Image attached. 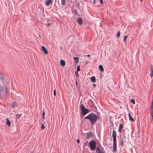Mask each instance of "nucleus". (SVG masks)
<instances>
[{"instance_id":"obj_4","label":"nucleus","mask_w":153,"mask_h":153,"mask_svg":"<svg viewBox=\"0 0 153 153\" xmlns=\"http://www.w3.org/2000/svg\"><path fill=\"white\" fill-rule=\"evenodd\" d=\"M116 140H113V149L115 151L117 149Z\"/></svg>"},{"instance_id":"obj_14","label":"nucleus","mask_w":153,"mask_h":153,"mask_svg":"<svg viewBox=\"0 0 153 153\" xmlns=\"http://www.w3.org/2000/svg\"><path fill=\"white\" fill-rule=\"evenodd\" d=\"M128 115L129 116V118L130 120L133 121H134V120L132 117L130 113L128 114Z\"/></svg>"},{"instance_id":"obj_24","label":"nucleus","mask_w":153,"mask_h":153,"mask_svg":"<svg viewBox=\"0 0 153 153\" xmlns=\"http://www.w3.org/2000/svg\"><path fill=\"white\" fill-rule=\"evenodd\" d=\"M97 150L98 151V153H102V151L98 148H97Z\"/></svg>"},{"instance_id":"obj_21","label":"nucleus","mask_w":153,"mask_h":153,"mask_svg":"<svg viewBox=\"0 0 153 153\" xmlns=\"http://www.w3.org/2000/svg\"><path fill=\"white\" fill-rule=\"evenodd\" d=\"M128 37V36L127 35H126L124 36V38H123V41L124 42H125L126 41V39Z\"/></svg>"},{"instance_id":"obj_38","label":"nucleus","mask_w":153,"mask_h":153,"mask_svg":"<svg viewBox=\"0 0 153 153\" xmlns=\"http://www.w3.org/2000/svg\"><path fill=\"white\" fill-rule=\"evenodd\" d=\"M87 56L88 57H89L90 56V55H87Z\"/></svg>"},{"instance_id":"obj_26","label":"nucleus","mask_w":153,"mask_h":153,"mask_svg":"<svg viewBox=\"0 0 153 153\" xmlns=\"http://www.w3.org/2000/svg\"><path fill=\"white\" fill-rule=\"evenodd\" d=\"M131 102L134 104H135V101L134 99H131Z\"/></svg>"},{"instance_id":"obj_33","label":"nucleus","mask_w":153,"mask_h":153,"mask_svg":"<svg viewBox=\"0 0 153 153\" xmlns=\"http://www.w3.org/2000/svg\"><path fill=\"white\" fill-rule=\"evenodd\" d=\"M120 142H121V145L122 146H123V140H121V141Z\"/></svg>"},{"instance_id":"obj_37","label":"nucleus","mask_w":153,"mask_h":153,"mask_svg":"<svg viewBox=\"0 0 153 153\" xmlns=\"http://www.w3.org/2000/svg\"><path fill=\"white\" fill-rule=\"evenodd\" d=\"M17 115H18V116L19 117H21V114Z\"/></svg>"},{"instance_id":"obj_1","label":"nucleus","mask_w":153,"mask_h":153,"mask_svg":"<svg viewBox=\"0 0 153 153\" xmlns=\"http://www.w3.org/2000/svg\"><path fill=\"white\" fill-rule=\"evenodd\" d=\"M85 119H88L90 121L91 124H93L97 121V117L96 114H90L85 117Z\"/></svg>"},{"instance_id":"obj_30","label":"nucleus","mask_w":153,"mask_h":153,"mask_svg":"<svg viewBox=\"0 0 153 153\" xmlns=\"http://www.w3.org/2000/svg\"><path fill=\"white\" fill-rule=\"evenodd\" d=\"M120 35V31H118L117 34V37L118 38Z\"/></svg>"},{"instance_id":"obj_6","label":"nucleus","mask_w":153,"mask_h":153,"mask_svg":"<svg viewBox=\"0 0 153 153\" xmlns=\"http://www.w3.org/2000/svg\"><path fill=\"white\" fill-rule=\"evenodd\" d=\"M81 111L82 113V114L83 115H85L88 112V110L87 109L85 108L82 110Z\"/></svg>"},{"instance_id":"obj_28","label":"nucleus","mask_w":153,"mask_h":153,"mask_svg":"<svg viewBox=\"0 0 153 153\" xmlns=\"http://www.w3.org/2000/svg\"><path fill=\"white\" fill-rule=\"evenodd\" d=\"M4 91L6 93H8V90L5 87V88H4Z\"/></svg>"},{"instance_id":"obj_43","label":"nucleus","mask_w":153,"mask_h":153,"mask_svg":"<svg viewBox=\"0 0 153 153\" xmlns=\"http://www.w3.org/2000/svg\"><path fill=\"white\" fill-rule=\"evenodd\" d=\"M50 24H48V25H49Z\"/></svg>"},{"instance_id":"obj_25","label":"nucleus","mask_w":153,"mask_h":153,"mask_svg":"<svg viewBox=\"0 0 153 153\" xmlns=\"http://www.w3.org/2000/svg\"><path fill=\"white\" fill-rule=\"evenodd\" d=\"M77 72L80 71V66L79 65H78L77 67Z\"/></svg>"},{"instance_id":"obj_2","label":"nucleus","mask_w":153,"mask_h":153,"mask_svg":"<svg viewBox=\"0 0 153 153\" xmlns=\"http://www.w3.org/2000/svg\"><path fill=\"white\" fill-rule=\"evenodd\" d=\"M96 143L94 140H92L89 142V145L90 148L92 150L95 149L96 148Z\"/></svg>"},{"instance_id":"obj_11","label":"nucleus","mask_w":153,"mask_h":153,"mask_svg":"<svg viewBox=\"0 0 153 153\" xmlns=\"http://www.w3.org/2000/svg\"><path fill=\"white\" fill-rule=\"evenodd\" d=\"M60 63L61 64V65L62 66H64L65 65V61L63 60H61L60 61Z\"/></svg>"},{"instance_id":"obj_31","label":"nucleus","mask_w":153,"mask_h":153,"mask_svg":"<svg viewBox=\"0 0 153 153\" xmlns=\"http://www.w3.org/2000/svg\"><path fill=\"white\" fill-rule=\"evenodd\" d=\"M56 94V91L55 89L53 91V95L54 96H55Z\"/></svg>"},{"instance_id":"obj_7","label":"nucleus","mask_w":153,"mask_h":153,"mask_svg":"<svg viewBox=\"0 0 153 153\" xmlns=\"http://www.w3.org/2000/svg\"><path fill=\"white\" fill-rule=\"evenodd\" d=\"M52 2V0H48L45 1L46 5L47 6H49Z\"/></svg>"},{"instance_id":"obj_10","label":"nucleus","mask_w":153,"mask_h":153,"mask_svg":"<svg viewBox=\"0 0 153 153\" xmlns=\"http://www.w3.org/2000/svg\"><path fill=\"white\" fill-rule=\"evenodd\" d=\"M123 125L121 123L120 124L119 127V133H121L122 132L123 129Z\"/></svg>"},{"instance_id":"obj_23","label":"nucleus","mask_w":153,"mask_h":153,"mask_svg":"<svg viewBox=\"0 0 153 153\" xmlns=\"http://www.w3.org/2000/svg\"><path fill=\"white\" fill-rule=\"evenodd\" d=\"M74 3L76 6L78 7L79 6V3L77 1H74Z\"/></svg>"},{"instance_id":"obj_34","label":"nucleus","mask_w":153,"mask_h":153,"mask_svg":"<svg viewBox=\"0 0 153 153\" xmlns=\"http://www.w3.org/2000/svg\"><path fill=\"white\" fill-rule=\"evenodd\" d=\"M96 0H93V4H95V3H96Z\"/></svg>"},{"instance_id":"obj_40","label":"nucleus","mask_w":153,"mask_h":153,"mask_svg":"<svg viewBox=\"0 0 153 153\" xmlns=\"http://www.w3.org/2000/svg\"><path fill=\"white\" fill-rule=\"evenodd\" d=\"M39 36L40 37H41V35H39Z\"/></svg>"},{"instance_id":"obj_32","label":"nucleus","mask_w":153,"mask_h":153,"mask_svg":"<svg viewBox=\"0 0 153 153\" xmlns=\"http://www.w3.org/2000/svg\"><path fill=\"white\" fill-rule=\"evenodd\" d=\"M100 3L101 4H103V1L102 0H100Z\"/></svg>"},{"instance_id":"obj_39","label":"nucleus","mask_w":153,"mask_h":153,"mask_svg":"<svg viewBox=\"0 0 153 153\" xmlns=\"http://www.w3.org/2000/svg\"><path fill=\"white\" fill-rule=\"evenodd\" d=\"M76 75L77 76H78V73H77V74H76Z\"/></svg>"},{"instance_id":"obj_17","label":"nucleus","mask_w":153,"mask_h":153,"mask_svg":"<svg viewBox=\"0 0 153 153\" xmlns=\"http://www.w3.org/2000/svg\"><path fill=\"white\" fill-rule=\"evenodd\" d=\"M91 81L94 82H96V79L94 76H92L91 78Z\"/></svg>"},{"instance_id":"obj_42","label":"nucleus","mask_w":153,"mask_h":153,"mask_svg":"<svg viewBox=\"0 0 153 153\" xmlns=\"http://www.w3.org/2000/svg\"><path fill=\"white\" fill-rule=\"evenodd\" d=\"M143 0H140V1H142Z\"/></svg>"},{"instance_id":"obj_15","label":"nucleus","mask_w":153,"mask_h":153,"mask_svg":"<svg viewBox=\"0 0 153 153\" xmlns=\"http://www.w3.org/2000/svg\"><path fill=\"white\" fill-rule=\"evenodd\" d=\"M99 68L101 71H104L102 65H100L99 66Z\"/></svg>"},{"instance_id":"obj_20","label":"nucleus","mask_w":153,"mask_h":153,"mask_svg":"<svg viewBox=\"0 0 153 153\" xmlns=\"http://www.w3.org/2000/svg\"><path fill=\"white\" fill-rule=\"evenodd\" d=\"M80 108L81 110L85 108L84 105L83 104H82L81 105Z\"/></svg>"},{"instance_id":"obj_18","label":"nucleus","mask_w":153,"mask_h":153,"mask_svg":"<svg viewBox=\"0 0 153 153\" xmlns=\"http://www.w3.org/2000/svg\"><path fill=\"white\" fill-rule=\"evenodd\" d=\"M74 59L76 63H77L79 62L78 58L77 57H74Z\"/></svg>"},{"instance_id":"obj_12","label":"nucleus","mask_w":153,"mask_h":153,"mask_svg":"<svg viewBox=\"0 0 153 153\" xmlns=\"http://www.w3.org/2000/svg\"><path fill=\"white\" fill-rule=\"evenodd\" d=\"M87 139H88L89 138L91 137L92 136V134L91 133H87L86 134Z\"/></svg>"},{"instance_id":"obj_3","label":"nucleus","mask_w":153,"mask_h":153,"mask_svg":"<svg viewBox=\"0 0 153 153\" xmlns=\"http://www.w3.org/2000/svg\"><path fill=\"white\" fill-rule=\"evenodd\" d=\"M116 135L117 134L115 130H114L113 131L112 137L113 140H116Z\"/></svg>"},{"instance_id":"obj_16","label":"nucleus","mask_w":153,"mask_h":153,"mask_svg":"<svg viewBox=\"0 0 153 153\" xmlns=\"http://www.w3.org/2000/svg\"><path fill=\"white\" fill-rule=\"evenodd\" d=\"M7 122H6V124L8 126H9L10 124V121L9 120L8 118L6 119Z\"/></svg>"},{"instance_id":"obj_36","label":"nucleus","mask_w":153,"mask_h":153,"mask_svg":"<svg viewBox=\"0 0 153 153\" xmlns=\"http://www.w3.org/2000/svg\"><path fill=\"white\" fill-rule=\"evenodd\" d=\"M93 86L94 87H95V86H96V85H95V84H93Z\"/></svg>"},{"instance_id":"obj_35","label":"nucleus","mask_w":153,"mask_h":153,"mask_svg":"<svg viewBox=\"0 0 153 153\" xmlns=\"http://www.w3.org/2000/svg\"><path fill=\"white\" fill-rule=\"evenodd\" d=\"M77 142L78 143H79L80 141H79V139H77Z\"/></svg>"},{"instance_id":"obj_27","label":"nucleus","mask_w":153,"mask_h":153,"mask_svg":"<svg viewBox=\"0 0 153 153\" xmlns=\"http://www.w3.org/2000/svg\"><path fill=\"white\" fill-rule=\"evenodd\" d=\"M45 111H44L43 112V114H42V116H43L42 118H43V120H44V119H45Z\"/></svg>"},{"instance_id":"obj_13","label":"nucleus","mask_w":153,"mask_h":153,"mask_svg":"<svg viewBox=\"0 0 153 153\" xmlns=\"http://www.w3.org/2000/svg\"><path fill=\"white\" fill-rule=\"evenodd\" d=\"M4 88H5V87H3L2 86H0V93H2L4 91Z\"/></svg>"},{"instance_id":"obj_29","label":"nucleus","mask_w":153,"mask_h":153,"mask_svg":"<svg viewBox=\"0 0 153 153\" xmlns=\"http://www.w3.org/2000/svg\"><path fill=\"white\" fill-rule=\"evenodd\" d=\"M45 126L44 124H43L41 126V128L42 130L44 129L45 128Z\"/></svg>"},{"instance_id":"obj_41","label":"nucleus","mask_w":153,"mask_h":153,"mask_svg":"<svg viewBox=\"0 0 153 153\" xmlns=\"http://www.w3.org/2000/svg\"><path fill=\"white\" fill-rule=\"evenodd\" d=\"M76 85H77V81H76Z\"/></svg>"},{"instance_id":"obj_8","label":"nucleus","mask_w":153,"mask_h":153,"mask_svg":"<svg viewBox=\"0 0 153 153\" xmlns=\"http://www.w3.org/2000/svg\"><path fill=\"white\" fill-rule=\"evenodd\" d=\"M77 21L78 24L80 25H82V20L81 18H79L77 19Z\"/></svg>"},{"instance_id":"obj_9","label":"nucleus","mask_w":153,"mask_h":153,"mask_svg":"<svg viewBox=\"0 0 153 153\" xmlns=\"http://www.w3.org/2000/svg\"><path fill=\"white\" fill-rule=\"evenodd\" d=\"M150 76L151 78H152L153 76V67L152 65H151L150 68Z\"/></svg>"},{"instance_id":"obj_5","label":"nucleus","mask_w":153,"mask_h":153,"mask_svg":"<svg viewBox=\"0 0 153 153\" xmlns=\"http://www.w3.org/2000/svg\"><path fill=\"white\" fill-rule=\"evenodd\" d=\"M42 51H43L44 53L45 54H47L48 53V51L46 48L44 46L42 47Z\"/></svg>"},{"instance_id":"obj_22","label":"nucleus","mask_w":153,"mask_h":153,"mask_svg":"<svg viewBox=\"0 0 153 153\" xmlns=\"http://www.w3.org/2000/svg\"><path fill=\"white\" fill-rule=\"evenodd\" d=\"M16 103L15 102H13L11 106L12 108H13L16 106Z\"/></svg>"},{"instance_id":"obj_19","label":"nucleus","mask_w":153,"mask_h":153,"mask_svg":"<svg viewBox=\"0 0 153 153\" xmlns=\"http://www.w3.org/2000/svg\"><path fill=\"white\" fill-rule=\"evenodd\" d=\"M61 4L62 5H64L65 4V0H61Z\"/></svg>"}]
</instances>
